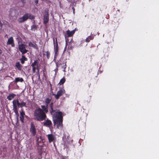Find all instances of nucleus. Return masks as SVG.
Returning <instances> with one entry per match:
<instances>
[{
	"label": "nucleus",
	"instance_id": "nucleus-5",
	"mask_svg": "<svg viewBox=\"0 0 159 159\" xmlns=\"http://www.w3.org/2000/svg\"><path fill=\"white\" fill-rule=\"evenodd\" d=\"M25 47L26 45L24 44H21L19 45V49L22 52V55L25 54L28 51V50L25 49Z\"/></svg>",
	"mask_w": 159,
	"mask_h": 159
},
{
	"label": "nucleus",
	"instance_id": "nucleus-19",
	"mask_svg": "<svg viewBox=\"0 0 159 159\" xmlns=\"http://www.w3.org/2000/svg\"><path fill=\"white\" fill-rule=\"evenodd\" d=\"M13 42V39L12 37H11L8 39V41L7 43V44H10Z\"/></svg>",
	"mask_w": 159,
	"mask_h": 159
},
{
	"label": "nucleus",
	"instance_id": "nucleus-37",
	"mask_svg": "<svg viewBox=\"0 0 159 159\" xmlns=\"http://www.w3.org/2000/svg\"><path fill=\"white\" fill-rule=\"evenodd\" d=\"M21 1L22 2L23 4H24L25 3V0H21Z\"/></svg>",
	"mask_w": 159,
	"mask_h": 159
},
{
	"label": "nucleus",
	"instance_id": "nucleus-10",
	"mask_svg": "<svg viewBox=\"0 0 159 159\" xmlns=\"http://www.w3.org/2000/svg\"><path fill=\"white\" fill-rule=\"evenodd\" d=\"M43 125L47 127H50L52 125V121L48 118H47L46 121L43 123Z\"/></svg>",
	"mask_w": 159,
	"mask_h": 159
},
{
	"label": "nucleus",
	"instance_id": "nucleus-2",
	"mask_svg": "<svg viewBox=\"0 0 159 159\" xmlns=\"http://www.w3.org/2000/svg\"><path fill=\"white\" fill-rule=\"evenodd\" d=\"M34 114V119L39 121H41L45 120L47 117L46 114L39 107L35 110Z\"/></svg>",
	"mask_w": 159,
	"mask_h": 159
},
{
	"label": "nucleus",
	"instance_id": "nucleus-42",
	"mask_svg": "<svg viewBox=\"0 0 159 159\" xmlns=\"http://www.w3.org/2000/svg\"><path fill=\"white\" fill-rule=\"evenodd\" d=\"M35 70H33V73H35Z\"/></svg>",
	"mask_w": 159,
	"mask_h": 159
},
{
	"label": "nucleus",
	"instance_id": "nucleus-41",
	"mask_svg": "<svg viewBox=\"0 0 159 159\" xmlns=\"http://www.w3.org/2000/svg\"><path fill=\"white\" fill-rule=\"evenodd\" d=\"M2 53V51L0 49V54H1Z\"/></svg>",
	"mask_w": 159,
	"mask_h": 159
},
{
	"label": "nucleus",
	"instance_id": "nucleus-26",
	"mask_svg": "<svg viewBox=\"0 0 159 159\" xmlns=\"http://www.w3.org/2000/svg\"><path fill=\"white\" fill-rule=\"evenodd\" d=\"M13 110L14 111H18V106L17 105H13Z\"/></svg>",
	"mask_w": 159,
	"mask_h": 159
},
{
	"label": "nucleus",
	"instance_id": "nucleus-7",
	"mask_svg": "<svg viewBox=\"0 0 159 159\" xmlns=\"http://www.w3.org/2000/svg\"><path fill=\"white\" fill-rule=\"evenodd\" d=\"M30 131L33 136H34L36 135V129L34 124L32 123H31V124Z\"/></svg>",
	"mask_w": 159,
	"mask_h": 159
},
{
	"label": "nucleus",
	"instance_id": "nucleus-12",
	"mask_svg": "<svg viewBox=\"0 0 159 159\" xmlns=\"http://www.w3.org/2000/svg\"><path fill=\"white\" fill-rule=\"evenodd\" d=\"M39 62L37 61H35L32 64L31 66L33 67L32 70H35L36 68L38 69Z\"/></svg>",
	"mask_w": 159,
	"mask_h": 159
},
{
	"label": "nucleus",
	"instance_id": "nucleus-22",
	"mask_svg": "<svg viewBox=\"0 0 159 159\" xmlns=\"http://www.w3.org/2000/svg\"><path fill=\"white\" fill-rule=\"evenodd\" d=\"M65 78L63 77L60 80V82L59 83V84H60V85L63 84L65 82Z\"/></svg>",
	"mask_w": 159,
	"mask_h": 159
},
{
	"label": "nucleus",
	"instance_id": "nucleus-28",
	"mask_svg": "<svg viewBox=\"0 0 159 159\" xmlns=\"http://www.w3.org/2000/svg\"><path fill=\"white\" fill-rule=\"evenodd\" d=\"M29 46H31L34 48H36L35 45L31 42L29 43Z\"/></svg>",
	"mask_w": 159,
	"mask_h": 159
},
{
	"label": "nucleus",
	"instance_id": "nucleus-11",
	"mask_svg": "<svg viewBox=\"0 0 159 159\" xmlns=\"http://www.w3.org/2000/svg\"><path fill=\"white\" fill-rule=\"evenodd\" d=\"M20 120L22 123H24V116H25V114L23 109H22V111L20 113Z\"/></svg>",
	"mask_w": 159,
	"mask_h": 159
},
{
	"label": "nucleus",
	"instance_id": "nucleus-23",
	"mask_svg": "<svg viewBox=\"0 0 159 159\" xmlns=\"http://www.w3.org/2000/svg\"><path fill=\"white\" fill-rule=\"evenodd\" d=\"M16 66L18 69H20L21 67H22L21 65L20 64L19 62H17L16 63Z\"/></svg>",
	"mask_w": 159,
	"mask_h": 159
},
{
	"label": "nucleus",
	"instance_id": "nucleus-13",
	"mask_svg": "<svg viewBox=\"0 0 159 159\" xmlns=\"http://www.w3.org/2000/svg\"><path fill=\"white\" fill-rule=\"evenodd\" d=\"M48 141L50 143L52 142L55 139L54 136L52 134H49L48 135Z\"/></svg>",
	"mask_w": 159,
	"mask_h": 159
},
{
	"label": "nucleus",
	"instance_id": "nucleus-8",
	"mask_svg": "<svg viewBox=\"0 0 159 159\" xmlns=\"http://www.w3.org/2000/svg\"><path fill=\"white\" fill-rule=\"evenodd\" d=\"M41 107L42 110H43L46 114L48 112V110H49V105H41Z\"/></svg>",
	"mask_w": 159,
	"mask_h": 159
},
{
	"label": "nucleus",
	"instance_id": "nucleus-9",
	"mask_svg": "<svg viewBox=\"0 0 159 159\" xmlns=\"http://www.w3.org/2000/svg\"><path fill=\"white\" fill-rule=\"evenodd\" d=\"M28 13L25 14L22 17L19 18L18 20L19 22L21 23L27 20L28 19Z\"/></svg>",
	"mask_w": 159,
	"mask_h": 159
},
{
	"label": "nucleus",
	"instance_id": "nucleus-21",
	"mask_svg": "<svg viewBox=\"0 0 159 159\" xmlns=\"http://www.w3.org/2000/svg\"><path fill=\"white\" fill-rule=\"evenodd\" d=\"M19 103V101L18 99H14L13 101V105H17L18 106V103Z\"/></svg>",
	"mask_w": 159,
	"mask_h": 159
},
{
	"label": "nucleus",
	"instance_id": "nucleus-31",
	"mask_svg": "<svg viewBox=\"0 0 159 159\" xmlns=\"http://www.w3.org/2000/svg\"><path fill=\"white\" fill-rule=\"evenodd\" d=\"M92 39V37L90 36H89L86 39V41L87 42H89L90 41V40Z\"/></svg>",
	"mask_w": 159,
	"mask_h": 159
},
{
	"label": "nucleus",
	"instance_id": "nucleus-30",
	"mask_svg": "<svg viewBox=\"0 0 159 159\" xmlns=\"http://www.w3.org/2000/svg\"><path fill=\"white\" fill-rule=\"evenodd\" d=\"M46 52V56L47 57V59H48L50 57V53L48 51H47Z\"/></svg>",
	"mask_w": 159,
	"mask_h": 159
},
{
	"label": "nucleus",
	"instance_id": "nucleus-39",
	"mask_svg": "<svg viewBox=\"0 0 159 159\" xmlns=\"http://www.w3.org/2000/svg\"><path fill=\"white\" fill-rule=\"evenodd\" d=\"M11 46L12 47H14V46H15V44H14V43L13 42V43H11Z\"/></svg>",
	"mask_w": 159,
	"mask_h": 159
},
{
	"label": "nucleus",
	"instance_id": "nucleus-17",
	"mask_svg": "<svg viewBox=\"0 0 159 159\" xmlns=\"http://www.w3.org/2000/svg\"><path fill=\"white\" fill-rule=\"evenodd\" d=\"M75 31L74 30L70 31L69 30H68L66 31V34L68 35V37H70L72 36L74 33Z\"/></svg>",
	"mask_w": 159,
	"mask_h": 159
},
{
	"label": "nucleus",
	"instance_id": "nucleus-29",
	"mask_svg": "<svg viewBox=\"0 0 159 159\" xmlns=\"http://www.w3.org/2000/svg\"><path fill=\"white\" fill-rule=\"evenodd\" d=\"M14 112L15 113L16 115V117H17V120H18V117L19 116V113L18 112V111H15Z\"/></svg>",
	"mask_w": 159,
	"mask_h": 159
},
{
	"label": "nucleus",
	"instance_id": "nucleus-16",
	"mask_svg": "<svg viewBox=\"0 0 159 159\" xmlns=\"http://www.w3.org/2000/svg\"><path fill=\"white\" fill-rule=\"evenodd\" d=\"M27 59L25 56L22 55L21 58L20 59V60L21 61V62L22 64H23L24 63L25 61H27Z\"/></svg>",
	"mask_w": 159,
	"mask_h": 159
},
{
	"label": "nucleus",
	"instance_id": "nucleus-33",
	"mask_svg": "<svg viewBox=\"0 0 159 159\" xmlns=\"http://www.w3.org/2000/svg\"><path fill=\"white\" fill-rule=\"evenodd\" d=\"M38 153H39V155L40 156H42V150H40L38 152Z\"/></svg>",
	"mask_w": 159,
	"mask_h": 159
},
{
	"label": "nucleus",
	"instance_id": "nucleus-34",
	"mask_svg": "<svg viewBox=\"0 0 159 159\" xmlns=\"http://www.w3.org/2000/svg\"><path fill=\"white\" fill-rule=\"evenodd\" d=\"M41 72H42L43 73V76H44L45 75V71H44V70H41Z\"/></svg>",
	"mask_w": 159,
	"mask_h": 159
},
{
	"label": "nucleus",
	"instance_id": "nucleus-3",
	"mask_svg": "<svg viewBox=\"0 0 159 159\" xmlns=\"http://www.w3.org/2000/svg\"><path fill=\"white\" fill-rule=\"evenodd\" d=\"M18 14V11L17 8L15 7L10 9L9 11V16L16 17Z\"/></svg>",
	"mask_w": 159,
	"mask_h": 159
},
{
	"label": "nucleus",
	"instance_id": "nucleus-43",
	"mask_svg": "<svg viewBox=\"0 0 159 159\" xmlns=\"http://www.w3.org/2000/svg\"><path fill=\"white\" fill-rule=\"evenodd\" d=\"M2 152V151L1 150V152H0V155L1 154Z\"/></svg>",
	"mask_w": 159,
	"mask_h": 159
},
{
	"label": "nucleus",
	"instance_id": "nucleus-35",
	"mask_svg": "<svg viewBox=\"0 0 159 159\" xmlns=\"http://www.w3.org/2000/svg\"><path fill=\"white\" fill-rule=\"evenodd\" d=\"M39 70H38L37 73H38V76H39V78H40V73H39Z\"/></svg>",
	"mask_w": 159,
	"mask_h": 159
},
{
	"label": "nucleus",
	"instance_id": "nucleus-24",
	"mask_svg": "<svg viewBox=\"0 0 159 159\" xmlns=\"http://www.w3.org/2000/svg\"><path fill=\"white\" fill-rule=\"evenodd\" d=\"M54 51L55 52V54H57L58 51V46L57 43V45L56 47H55V45H54Z\"/></svg>",
	"mask_w": 159,
	"mask_h": 159
},
{
	"label": "nucleus",
	"instance_id": "nucleus-25",
	"mask_svg": "<svg viewBox=\"0 0 159 159\" xmlns=\"http://www.w3.org/2000/svg\"><path fill=\"white\" fill-rule=\"evenodd\" d=\"M28 18L32 20L33 19H34V16L33 15H32L30 14V13L28 14Z\"/></svg>",
	"mask_w": 159,
	"mask_h": 159
},
{
	"label": "nucleus",
	"instance_id": "nucleus-20",
	"mask_svg": "<svg viewBox=\"0 0 159 159\" xmlns=\"http://www.w3.org/2000/svg\"><path fill=\"white\" fill-rule=\"evenodd\" d=\"M51 100V98H46L45 100V102L46 105H48V104L50 103Z\"/></svg>",
	"mask_w": 159,
	"mask_h": 159
},
{
	"label": "nucleus",
	"instance_id": "nucleus-4",
	"mask_svg": "<svg viewBox=\"0 0 159 159\" xmlns=\"http://www.w3.org/2000/svg\"><path fill=\"white\" fill-rule=\"evenodd\" d=\"M65 91L64 89H61L57 91L56 94H53V95H54L55 98L56 99H58L60 97L62 96L65 93Z\"/></svg>",
	"mask_w": 159,
	"mask_h": 159
},
{
	"label": "nucleus",
	"instance_id": "nucleus-45",
	"mask_svg": "<svg viewBox=\"0 0 159 159\" xmlns=\"http://www.w3.org/2000/svg\"><path fill=\"white\" fill-rule=\"evenodd\" d=\"M64 72H66V71H65V70H64Z\"/></svg>",
	"mask_w": 159,
	"mask_h": 159
},
{
	"label": "nucleus",
	"instance_id": "nucleus-14",
	"mask_svg": "<svg viewBox=\"0 0 159 159\" xmlns=\"http://www.w3.org/2000/svg\"><path fill=\"white\" fill-rule=\"evenodd\" d=\"M18 107L20 108H22L23 107H27L26 102L22 101L20 102H19L18 103Z\"/></svg>",
	"mask_w": 159,
	"mask_h": 159
},
{
	"label": "nucleus",
	"instance_id": "nucleus-32",
	"mask_svg": "<svg viewBox=\"0 0 159 159\" xmlns=\"http://www.w3.org/2000/svg\"><path fill=\"white\" fill-rule=\"evenodd\" d=\"M4 152H7V148L6 147H3L2 148Z\"/></svg>",
	"mask_w": 159,
	"mask_h": 159
},
{
	"label": "nucleus",
	"instance_id": "nucleus-40",
	"mask_svg": "<svg viewBox=\"0 0 159 159\" xmlns=\"http://www.w3.org/2000/svg\"><path fill=\"white\" fill-rule=\"evenodd\" d=\"M39 159H41L42 158V156H40L38 158Z\"/></svg>",
	"mask_w": 159,
	"mask_h": 159
},
{
	"label": "nucleus",
	"instance_id": "nucleus-27",
	"mask_svg": "<svg viewBox=\"0 0 159 159\" xmlns=\"http://www.w3.org/2000/svg\"><path fill=\"white\" fill-rule=\"evenodd\" d=\"M37 27L35 25H33L31 26V30H35L37 29Z\"/></svg>",
	"mask_w": 159,
	"mask_h": 159
},
{
	"label": "nucleus",
	"instance_id": "nucleus-1",
	"mask_svg": "<svg viewBox=\"0 0 159 159\" xmlns=\"http://www.w3.org/2000/svg\"><path fill=\"white\" fill-rule=\"evenodd\" d=\"M49 111L51 115H53L54 124H57V128L61 129L63 128V117L62 112L60 111L59 109L54 108L53 102L49 104Z\"/></svg>",
	"mask_w": 159,
	"mask_h": 159
},
{
	"label": "nucleus",
	"instance_id": "nucleus-18",
	"mask_svg": "<svg viewBox=\"0 0 159 159\" xmlns=\"http://www.w3.org/2000/svg\"><path fill=\"white\" fill-rule=\"evenodd\" d=\"M24 81L23 79L22 78L17 77L15 79V82L17 83L18 82H22Z\"/></svg>",
	"mask_w": 159,
	"mask_h": 159
},
{
	"label": "nucleus",
	"instance_id": "nucleus-36",
	"mask_svg": "<svg viewBox=\"0 0 159 159\" xmlns=\"http://www.w3.org/2000/svg\"><path fill=\"white\" fill-rule=\"evenodd\" d=\"M72 8L73 10V13H74V14H75V9L73 7Z\"/></svg>",
	"mask_w": 159,
	"mask_h": 159
},
{
	"label": "nucleus",
	"instance_id": "nucleus-15",
	"mask_svg": "<svg viewBox=\"0 0 159 159\" xmlns=\"http://www.w3.org/2000/svg\"><path fill=\"white\" fill-rule=\"evenodd\" d=\"M16 95L13 93H10L7 97V98L9 100H11Z\"/></svg>",
	"mask_w": 159,
	"mask_h": 159
},
{
	"label": "nucleus",
	"instance_id": "nucleus-6",
	"mask_svg": "<svg viewBox=\"0 0 159 159\" xmlns=\"http://www.w3.org/2000/svg\"><path fill=\"white\" fill-rule=\"evenodd\" d=\"M45 14L43 15V23L44 24H46L48 22L49 20V14L48 9H46L45 10Z\"/></svg>",
	"mask_w": 159,
	"mask_h": 159
},
{
	"label": "nucleus",
	"instance_id": "nucleus-38",
	"mask_svg": "<svg viewBox=\"0 0 159 159\" xmlns=\"http://www.w3.org/2000/svg\"><path fill=\"white\" fill-rule=\"evenodd\" d=\"M34 2L36 3L37 4L38 2V0H34Z\"/></svg>",
	"mask_w": 159,
	"mask_h": 159
},
{
	"label": "nucleus",
	"instance_id": "nucleus-44",
	"mask_svg": "<svg viewBox=\"0 0 159 159\" xmlns=\"http://www.w3.org/2000/svg\"><path fill=\"white\" fill-rule=\"evenodd\" d=\"M63 68L65 69L66 68V67H63Z\"/></svg>",
	"mask_w": 159,
	"mask_h": 159
}]
</instances>
